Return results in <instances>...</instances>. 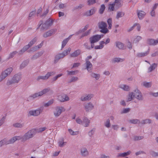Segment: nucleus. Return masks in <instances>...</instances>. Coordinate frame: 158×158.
Masks as SVG:
<instances>
[{
	"mask_svg": "<svg viewBox=\"0 0 158 158\" xmlns=\"http://www.w3.org/2000/svg\"><path fill=\"white\" fill-rule=\"evenodd\" d=\"M135 97L139 100L142 99L141 93L138 89H136L134 91V92H131L129 94L127 99V101H130L133 99Z\"/></svg>",
	"mask_w": 158,
	"mask_h": 158,
	"instance_id": "f257e3e1",
	"label": "nucleus"
},
{
	"mask_svg": "<svg viewBox=\"0 0 158 158\" xmlns=\"http://www.w3.org/2000/svg\"><path fill=\"white\" fill-rule=\"evenodd\" d=\"M123 4V2L120 0H115L114 3L110 4L109 5L108 10L109 11H113L114 10V6L118 8L121 6Z\"/></svg>",
	"mask_w": 158,
	"mask_h": 158,
	"instance_id": "f03ea898",
	"label": "nucleus"
},
{
	"mask_svg": "<svg viewBox=\"0 0 158 158\" xmlns=\"http://www.w3.org/2000/svg\"><path fill=\"white\" fill-rule=\"evenodd\" d=\"M20 139L21 137L20 136H15L9 140L5 139L0 141V147L4 145H7L13 143L16 140H19Z\"/></svg>",
	"mask_w": 158,
	"mask_h": 158,
	"instance_id": "7ed1b4c3",
	"label": "nucleus"
},
{
	"mask_svg": "<svg viewBox=\"0 0 158 158\" xmlns=\"http://www.w3.org/2000/svg\"><path fill=\"white\" fill-rule=\"evenodd\" d=\"M35 133V130L33 129L29 131L28 132L26 133L23 137H21H21L20 139H22V141H24L28 139L31 138ZM19 140H20V139Z\"/></svg>",
	"mask_w": 158,
	"mask_h": 158,
	"instance_id": "20e7f679",
	"label": "nucleus"
},
{
	"mask_svg": "<svg viewBox=\"0 0 158 158\" xmlns=\"http://www.w3.org/2000/svg\"><path fill=\"white\" fill-rule=\"evenodd\" d=\"M98 26L99 28L101 29L100 31L104 33H106L108 31V30L107 28V24L106 23L102 22L98 23Z\"/></svg>",
	"mask_w": 158,
	"mask_h": 158,
	"instance_id": "39448f33",
	"label": "nucleus"
},
{
	"mask_svg": "<svg viewBox=\"0 0 158 158\" xmlns=\"http://www.w3.org/2000/svg\"><path fill=\"white\" fill-rule=\"evenodd\" d=\"M102 36L100 35H95L90 38V41L91 44V48L94 47V45L92 44L98 41L101 38Z\"/></svg>",
	"mask_w": 158,
	"mask_h": 158,
	"instance_id": "423d86ee",
	"label": "nucleus"
},
{
	"mask_svg": "<svg viewBox=\"0 0 158 158\" xmlns=\"http://www.w3.org/2000/svg\"><path fill=\"white\" fill-rule=\"evenodd\" d=\"M65 110V109L63 107H56L54 112V115L56 117H58L62 111H64Z\"/></svg>",
	"mask_w": 158,
	"mask_h": 158,
	"instance_id": "0eeeda50",
	"label": "nucleus"
},
{
	"mask_svg": "<svg viewBox=\"0 0 158 158\" xmlns=\"http://www.w3.org/2000/svg\"><path fill=\"white\" fill-rule=\"evenodd\" d=\"M12 70L13 69L12 68H10L2 72L0 76V78L2 79L1 81L5 78L8 74H10Z\"/></svg>",
	"mask_w": 158,
	"mask_h": 158,
	"instance_id": "6e6552de",
	"label": "nucleus"
},
{
	"mask_svg": "<svg viewBox=\"0 0 158 158\" xmlns=\"http://www.w3.org/2000/svg\"><path fill=\"white\" fill-rule=\"evenodd\" d=\"M71 48H69L67 50L64 51L62 53L60 54L56 55L55 57L56 60H58L61 58H63L69 53L71 51Z\"/></svg>",
	"mask_w": 158,
	"mask_h": 158,
	"instance_id": "1a4fd4ad",
	"label": "nucleus"
},
{
	"mask_svg": "<svg viewBox=\"0 0 158 158\" xmlns=\"http://www.w3.org/2000/svg\"><path fill=\"white\" fill-rule=\"evenodd\" d=\"M36 41V39L35 38L34 39L29 43L28 45L25 46L22 50H20L19 52V54H22L25 51L30 47L33 44H34Z\"/></svg>",
	"mask_w": 158,
	"mask_h": 158,
	"instance_id": "9d476101",
	"label": "nucleus"
},
{
	"mask_svg": "<svg viewBox=\"0 0 158 158\" xmlns=\"http://www.w3.org/2000/svg\"><path fill=\"white\" fill-rule=\"evenodd\" d=\"M49 89H50L48 88L44 89L43 91L40 92L38 93H35L32 96H30L29 98H34L38 96H41L44 94L48 92L49 90Z\"/></svg>",
	"mask_w": 158,
	"mask_h": 158,
	"instance_id": "9b49d317",
	"label": "nucleus"
},
{
	"mask_svg": "<svg viewBox=\"0 0 158 158\" xmlns=\"http://www.w3.org/2000/svg\"><path fill=\"white\" fill-rule=\"evenodd\" d=\"M20 78V76L18 75H15L11 81H8L7 82V84L9 85L12 83H17L19 81Z\"/></svg>",
	"mask_w": 158,
	"mask_h": 158,
	"instance_id": "f8f14e48",
	"label": "nucleus"
},
{
	"mask_svg": "<svg viewBox=\"0 0 158 158\" xmlns=\"http://www.w3.org/2000/svg\"><path fill=\"white\" fill-rule=\"evenodd\" d=\"M42 111V110L40 109L34 110H31L29 111L28 115L29 116L31 115L37 116L39 115Z\"/></svg>",
	"mask_w": 158,
	"mask_h": 158,
	"instance_id": "ddd939ff",
	"label": "nucleus"
},
{
	"mask_svg": "<svg viewBox=\"0 0 158 158\" xmlns=\"http://www.w3.org/2000/svg\"><path fill=\"white\" fill-rule=\"evenodd\" d=\"M54 73L53 72H48L45 76H39L38 77L37 80H46L48 79L50 76L54 75Z\"/></svg>",
	"mask_w": 158,
	"mask_h": 158,
	"instance_id": "4468645a",
	"label": "nucleus"
},
{
	"mask_svg": "<svg viewBox=\"0 0 158 158\" xmlns=\"http://www.w3.org/2000/svg\"><path fill=\"white\" fill-rule=\"evenodd\" d=\"M52 20L50 19L47 21L45 23L42 24V27H43V29H47L50 26L52 25Z\"/></svg>",
	"mask_w": 158,
	"mask_h": 158,
	"instance_id": "2eb2a0df",
	"label": "nucleus"
},
{
	"mask_svg": "<svg viewBox=\"0 0 158 158\" xmlns=\"http://www.w3.org/2000/svg\"><path fill=\"white\" fill-rule=\"evenodd\" d=\"M58 99L61 102H64L68 101L69 100V98L67 96L64 94H62L59 95Z\"/></svg>",
	"mask_w": 158,
	"mask_h": 158,
	"instance_id": "dca6fc26",
	"label": "nucleus"
},
{
	"mask_svg": "<svg viewBox=\"0 0 158 158\" xmlns=\"http://www.w3.org/2000/svg\"><path fill=\"white\" fill-rule=\"evenodd\" d=\"M91 58L92 56H88L87 57V59H86V69L88 71H89L91 70V68L92 67V65L91 63L88 60L89 59H91Z\"/></svg>",
	"mask_w": 158,
	"mask_h": 158,
	"instance_id": "f3484780",
	"label": "nucleus"
},
{
	"mask_svg": "<svg viewBox=\"0 0 158 158\" xmlns=\"http://www.w3.org/2000/svg\"><path fill=\"white\" fill-rule=\"evenodd\" d=\"M56 31V29H52L50 31H49L43 35V36L44 37H48L51 36L52 35L55 33Z\"/></svg>",
	"mask_w": 158,
	"mask_h": 158,
	"instance_id": "a211bd4d",
	"label": "nucleus"
},
{
	"mask_svg": "<svg viewBox=\"0 0 158 158\" xmlns=\"http://www.w3.org/2000/svg\"><path fill=\"white\" fill-rule=\"evenodd\" d=\"M94 107V106L92 104L90 103H88L85 105V109L86 111H89L92 110Z\"/></svg>",
	"mask_w": 158,
	"mask_h": 158,
	"instance_id": "6ab92c4d",
	"label": "nucleus"
},
{
	"mask_svg": "<svg viewBox=\"0 0 158 158\" xmlns=\"http://www.w3.org/2000/svg\"><path fill=\"white\" fill-rule=\"evenodd\" d=\"M138 17L139 19H142L146 15L145 13L142 10L139 11L137 12Z\"/></svg>",
	"mask_w": 158,
	"mask_h": 158,
	"instance_id": "aec40b11",
	"label": "nucleus"
},
{
	"mask_svg": "<svg viewBox=\"0 0 158 158\" xmlns=\"http://www.w3.org/2000/svg\"><path fill=\"white\" fill-rule=\"evenodd\" d=\"M148 44L151 45H155L158 43V39L155 40L152 39H149L148 40Z\"/></svg>",
	"mask_w": 158,
	"mask_h": 158,
	"instance_id": "412c9836",
	"label": "nucleus"
},
{
	"mask_svg": "<svg viewBox=\"0 0 158 158\" xmlns=\"http://www.w3.org/2000/svg\"><path fill=\"white\" fill-rule=\"evenodd\" d=\"M136 28L138 31H140V26L138 23H135L134 25L132 26L128 30V31H130L133 29L134 28Z\"/></svg>",
	"mask_w": 158,
	"mask_h": 158,
	"instance_id": "4be33fe9",
	"label": "nucleus"
},
{
	"mask_svg": "<svg viewBox=\"0 0 158 158\" xmlns=\"http://www.w3.org/2000/svg\"><path fill=\"white\" fill-rule=\"evenodd\" d=\"M81 51L80 50H77L75 51L73 53L71 54L70 56L72 57H75L77 56L81 53Z\"/></svg>",
	"mask_w": 158,
	"mask_h": 158,
	"instance_id": "5701e85b",
	"label": "nucleus"
},
{
	"mask_svg": "<svg viewBox=\"0 0 158 158\" xmlns=\"http://www.w3.org/2000/svg\"><path fill=\"white\" fill-rule=\"evenodd\" d=\"M116 47L119 49H123L124 48L123 44L120 42H116Z\"/></svg>",
	"mask_w": 158,
	"mask_h": 158,
	"instance_id": "b1692460",
	"label": "nucleus"
},
{
	"mask_svg": "<svg viewBox=\"0 0 158 158\" xmlns=\"http://www.w3.org/2000/svg\"><path fill=\"white\" fill-rule=\"evenodd\" d=\"M105 44V42L103 41H101L100 43V45L96 46L95 47V49H101L103 48L104 47L103 44Z\"/></svg>",
	"mask_w": 158,
	"mask_h": 158,
	"instance_id": "393cba45",
	"label": "nucleus"
},
{
	"mask_svg": "<svg viewBox=\"0 0 158 158\" xmlns=\"http://www.w3.org/2000/svg\"><path fill=\"white\" fill-rule=\"evenodd\" d=\"M71 36L72 35H71L68 38L66 39L63 41L62 44L61 49H62L64 48V47L65 46L67 42H68L69 39H70Z\"/></svg>",
	"mask_w": 158,
	"mask_h": 158,
	"instance_id": "a878e982",
	"label": "nucleus"
},
{
	"mask_svg": "<svg viewBox=\"0 0 158 158\" xmlns=\"http://www.w3.org/2000/svg\"><path fill=\"white\" fill-rule=\"evenodd\" d=\"M92 97L91 95H88L86 96H82L81 98V100L82 101H86L87 100H90Z\"/></svg>",
	"mask_w": 158,
	"mask_h": 158,
	"instance_id": "bb28decb",
	"label": "nucleus"
},
{
	"mask_svg": "<svg viewBox=\"0 0 158 158\" xmlns=\"http://www.w3.org/2000/svg\"><path fill=\"white\" fill-rule=\"evenodd\" d=\"M81 154L83 156H85L88 154V152L87 149L85 148H83L81 151Z\"/></svg>",
	"mask_w": 158,
	"mask_h": 158,
	"instance_id": "cd10ccee",
	"label": "nucleus"
},
{
	"mask_svg": "<svg viewBox=\"0 0 158 158\" xmlns=\"http://www.w3.org/2000/svg\"><path fill=\"white\" fill-rule=\"evenodd\" d=\"M157 67V64L154 63L148 68V72H151L154 70Z\"/></svg>",
	"mask_w": 158,
	"mask_h": 158,
	"instance_id": "c85d7f7f",
	"label": "nucleus"
},
{
	"mask_svg": "<svg viewBox=\"0 0 158 158\" xmlns=\"http://www.w3.org/2000/svg\"><path fill=\"white\" fill-rule=\"evenodd\" d=\"M119 87L124 90L128 91L129 90V86L125 85H120Z\"/></svg>",
	"mask_w": 158,
	"mask_h": 158,
	"instance_id": "c756f323",
	"label": "nucleus"
},
{
	"mask_svg": "<svg viewBox=\"0 0 158 158\" xmlns=\"http://www.w3.org/2000/svg\"><path fill=\"white\" fill-rule=\"evenodd\" d=\"M95 10L94 9H92L89 11L86 12V15L87 16H90L93 15L95 12Z\"/></svg>",
	"mask_w": 158,
	"mask_h": 158,
	"instance_id": "7c9ffc66",
	"label": "nucleus"
},
{
	"mask_svg": "<svg viewBox=\"0 0 158 158\" xmlns=\"http://www.w3.org/2000/svg\"><path fill=\"white\" fill-rule=\"evenodd\" d=\"M83 123L84 124V126L85 127H86L89 125V124L90 123V121L88 119L85 118L84 119Z\"/></svg>",
	"mask_w": 158,
	"mask_h": 158,
	"instance_id": "2f4dec72",
	"label": "nucleus"
},
{
	"mask_svg": "<svg viewBox=\"0 0 158 158\" xmlns=\"http://www.w3.org/2000/svg\"><path fill=\"white\" fill-rule=\"evenodd\" d=\"M131 153L130 151H128L126 152L123 153H120L118 154V156H125L129 155Z\"/></svg>",
	"mask_w": 158,
	"mask_h": 158,
	"instance_id": "473e14b6",
	"label": "nucleus"
},
{
	"mask_svg": "<svg viewBox=\"0 0 158 158\" xmlns=\"http://www.w3.org/2000/svg\"><path fill=\"white\" fill-rule=\"evenodd\" d=\"M68 131L70 134L72 135H75L78 134L79 133V131H74L71 129H68Z\"/></svg>",
	"mask_w": 158,
	"mask_h": 158,
	"instance_id": "72a5a7b5",
	"label": "nucleus"
},
{
	"mask_svg": "<svg viewBox=\"0 0 158 158\" xmlns=\"http://www.w3.org/2000/svg\"><path fill=\"white\" fill-rule=\"evenodd\" d=\"M124 15V12H118L116 16V18L118 19L120 17L123 16Z\"/></svg>",
	"mask_w": 158,
	"mask_h": 158,
	"instance_id": "f704fd0d",
	"label": "nucleus"
},
{
	"mask_svg": "<svg viewBox=\"0 0 158 158\" xmlns=\"http://www.w3.org/2000/svg\"><path fill=\"white\" fill-rule=\"evenodd\" d=\"M46 128V127H45L40 128L36 130H35V132H41L45 130Z\"/></svg>",
	"mask_w": 158,
	"mask_h": 158,
	"instance_id": "c9c22d12",
	"label": "nucleus"
},
{
	"mask_svg": "<svg viewBox=\"0 0 158 158\" xmlns=\"http://www.w3.org/2000/svg\"><path fill=\"white\" fill-rule=\"evenodd\" d=\"M143 85L146 87H149L151 86V83L150 82H143Z\"/></svg>",
	"mask_w": 158,
	"mask_h": 158,
	"instance_id": "e433bc0d",
	"label": "nucleus"
},
{
	"mask_svg": "<svg viewBox=\"0 0 158 158\" xmlns=\"http://www.w3.org/2000/svg\"><path fill=\"white\" fill-rule=\"evenodd\" d=\"M105 9V5L103 4L102 5L99 10V13L101 14H102L104 12Z\"/></svg>",
	"mask_w": 158,
	"mask_h": 158,
	"instance_id": "4c0bfd02",
	"label": "nucleus"
},
{
	"mask_svg": "<svg viewBox=\"0 0 158 158\" xmlns=\"http://www.w3.org/2000/svg\"><path fill=\"white\" fill-rule=\"evenodd\" d=\"M107 23L109 25L108 28L111 29L112 27V19H109L107 20Z\"/></svg>",
	"mask_w": 158,
	"mask_h": 158,
	"instance_id": "58836bf2",
	"label": "nucleus"
},
{
	"mask_svg": "<svg viewBox=\"0 0 158 158\" xmlns=\"http://www.w3.org/2000/svg\"><path fill=\"white\" fill-rule=\"evenodd\" d=\"M142 39V37L139 36H137V37L134 40V42L135 43L138 42L139 40H141Z\"/></svg>",
	"mask_w": 158,
	"mask_h": 158,
	"instance_id": "ea45409f",
	"label": "nucleus"
},
{
	"mask_svg": "<svg viewBox=\"0 0 158 158\" xmlns=\"http://www.w3.org/2000/svg\"><path fill=\"white\" fill-rule=\"evenodd\" d=\"M123 59H120L118 58H115L113 60V61L114 62H119L120 61H123Z\"/></svg>",
	"mask_w": 158,
	"mask_h": 158,
	"instance_id": "a19ab883",
	"label": "nucleus"
},
{
	"mask_svg": "<svg viewBox=\"0 0 158 158\" xmlns=\"http://www.w3.org/2000/svg\"><path fill=\"white\" fill-rule=\"evenodd\" d=\"M54 102V100L52 99L48 101L47 103L44 104V106H48L51 104H52Z\"/></svg>",
	"mask_w": 158,
	"mask_h": 158,
	"instance_id": "79ce46f5",
	"label": "nucleus"
},
{
	"mask_svg": "<svg viewBox=\"0 0 158 158\" xmlns=\"http://www.w3.org/2000/svg\"><path fill=\"white\" fill-rule=\"evenodd\" d=\"M91 76L95 78L96 80L98 79L100 77V76L99 75L96 74L94 73H92L91 74Z\"/></svg>",
	"mask_w": 158,
	"mask_h": 158,
	"instance_id": "37998d69",
	"label": "nucleus"
},
{
	"mask_svg": "<svg viewBox=\"0 0 158 158\" xmlns=\"http://www.w3.org/2000/svg\"><path fill=\"white\" fill-rule=\"evenodd\" d=\"M27 64V61H24L21 64L20 68L22 69L25 67Z\"/></svg>",
	"mask_w": 158,
	"mask_h": 158,
	"instance_id": "c03bdc74",
	"label": "nucleus"
},
{
	"mask_svg": "<svg viewBox=\"0 0 158 158\" xmlns=\"http://www.w3.org/2000/svg\"><path fill=\"white\" fill-rule=\"evenodd\" d=\"M151 122V121L149 119H146L145 120L141 122V123L142 124H144L146 123H150Z\"/></svg>",
	"mask_w": 158,
	"mask_h": 158,
	"instance_id": "a18cd8bd",
	"label": "nucleus"
},
{
	"mask_svg": "<svg viewBox=\"0 0 158 158\" xmlns=\"http://www.w3.org/2000/svg\"><path fill=\"white\" fill-rule=\"evenodd\" d=\"M14 126L17 127H21L23 126V125L19 123H15L13 124Z\"/></svg>",
	"mask_w": 158,
	"mask_h": 158,
	"instance_id": "49530a36",
	"label": "nucleus"
},
{
	"mask_svg": "<svg viewBox=\"0 0 158 158\" xmlns=\"http://www.w3.org/2000/svg\"><path fill=\"white\" fill-rule=\"evenodd\" d=\"M130 122L131 123L136 124L139 122V121L138 119H132L130 120Z\"/></svg>",
	"mask_w": 158,
	"mask_h": 158,
	"instance_id": "de8ad7c7",
	"label": "nucleus"
},
{
	"mask_svg": "<svg viewBox=\"0 0 158 158\" xmlns=\"http://www.w3.org/2000/svg\"><path fill=\"white\" fill-rule=\"evenodd\" d=\"M43 44V42H42L41 43L40 45H39V46H36L33 49V50L34 51H35L36 50L38 49V48H40L42 46Z\"/></svg>",
	"mask_w": 158,
	"mask_h": 158,
	"instance_id": "09e8293b",
	"label": "nucleus"
},
{
	"mask_svg": "<svg viewBox=\"0 0 158 158\" xmlns=\"http://www.w3.org/2000/svg\"><path fill=\"white\" fill-rule=\"evenodd\" d=\"M127 47L129 48H132V45L131 43L129 41H128L127 43Z\"/></svg>",
	"mask_w": 158,
	"mask_h": 158,
	"instance_id": "8fccbe9b",
	"label": "nucleus"
},
{
	"mask_svg": "<svg viewBox=\"0 0 158 158\" xmlns=\"http://www.w3.org/2000/svg\"><path fill=\"white\" fill-rule=\"evenodd\" d=\"M147 54L148 53L146 52L143 53H140L138 54L137 56L138 57H142L147 55Z\"/></svg>",
	"mask_w": 158,
	"mask_h": 158,
	"instance_id": "3c124183",
	"label": "nucleus"
},
{
	"mask_svg": "<svg viewBox=\"0 0 158 158\" xmlns=\"http://www.w3.org/2000/svg\"><path fill=\"white\" fill-rule=\"evenodd\" d=\"M105 126L107 127H110V120L109 119L107 120L106 121V122L105 123Z\"/></svg>",
	"mask_w": 158,
	"mask_h": 158,
	"instance_id": "603ef678",
	"label": "nucleus"
},
{
	"mask_svg": "<svg viewBox=\"0 0 158 158\" xmlns=\"http://www.w3.org/2000/svg\"><path fill=\"white\" fill-rule=\"evenodd\" d=\"M66 142H63V140H62V141H60L59 142V145L60 147H62L64 145V144Z\"/></svg>",
	"mask_w": 158,
	"mask_h": 158,
	"instance_id": "864d4df0",
	"label": "nucleus"
},
{
	"mask_svg": "<svg viewBox=\"0 0 158 158\" xmlns=\"http://www.w3.org/2000/svg\"><path fill=\"white\" fill-rule=\"evenodd\" d=\"M88 2L89 5L93 4L95 2V0H89Z\"/></svg>",
	"mask_w": 158,
	"mask_h": 158,
	"instance_id": "5fc2aeb1",
	"label": "nucleus"
},
{
	"mask_svg": "<svg viewBox=\"0 0 158 158\" xmlns=\"http://www.w3.org/2000/svg\"><path fill=\"white\" fill-rule=\"evenodd\" d=\"M41 53H36V54H35V55H34L33 56V59H35L37 57H38L39 56H41L42 55Z\"/></svg>",
	"mask_w": 158,
	"mask_h": 158,
	"instance_id": "6e6d98bb",
	"label": "nucleus"
},
{
	"mask_svg": "<svg viewBox=\"0 0 158 158\" xmlns=\"http://www.w3.org/2000/svg\"><path fill=\"white\" fill-rule=\"evenodd\" d=\"M17 52L16 51L14 52H13L10 53V55L9 58H12L13 56H14L15 55L16 53H17Z\"/></svg>",
	"mask_w": 158,
	"mask_h": 158,
	"instance_id": "4d7b16f0",
	"label": "nucleus"
},
{
	"mask_svg": "<svg viewBox=\"0 0 158 158\" xmlns=\"http://www.w3.org/2000/svg\"><path fill=\"white\" fill-rule=\"evenodd\" d=\"M130 110V109L129 108H126L124 109H123L122 113H127Z\"/></svg>",
	"mask_w": 158,
	"mask_h": 158,
	"instance_id": "13d9d810",
	"label": "nucleus"
},
{
	"mask_svg": "<svg viewBox=\"0 0 158 158\" xmlns=\"http://www.w3.org/2000/svg\"><path fill=\"white\" fill-rule=\"evenodd\" d=\"M143 138V136H136L134 138V139L135 140H139L142 139Z\"/></svg>",
	"mask_w": 158,
	"mask_h": 158,
	"instance_id": "bf43d9fd",
	"label": "nucleus"
},
{
	"mask_svg": "<svg viewBox=\"0 0 158 158\" xmlns=\"http://www.w3.org/2000/svg\"><path fill=\"white\" fill-rule=\"evenodd\" d=\"M151 154L153 156H158V153L155 152H152L151 153Z\"/></svg>",
	"mask_w": 158,
	"mask_h": 158,
	"instance_id": "052dcab7",
	"label": "nucleus"
},
{
	"mask_svg": "<svg viewBox=\"0 0 158 158\" xmlns=\"http://www.w3.org/2000/svg\"><path fill=\"white\" fill-rule=\"evenodd\" d=\"M76 121L77 123L79 124H81L82 123L81 120L79 118H77Z\"/></svg>",
	"mask_w": 158,
	"mask_h": 158,
	"instance_id": "680f3d73",
	"label": "nucleus"
},
{
	"mask_svg": "<svg viewBox=\"0 0 158 158\" xmlns=\"http://www.w3.org/2000/svg\"><path fill=\"white\" fill-rule=\"evenodd\" d=\"M36 13V11H33L31 12L29 14V17H31L32 15H34Z\"/></svg>",
	"mask_w": 158,
	"mask_h": 158,
	"instance_id": "e2e57ef3",
	"label": "nucleus"
},
{
	"mask_svg": "<svg viewBox=\"0 0 158 158\" xmlns=\"http://www.w3.org/2000/svg\"><path fill=\"white\" fill-rule=\"evenodd\" d=\"M76 71H68V73L69 75H73L75 74V73Z\"/></svg>",
	"mask_w": 158,
	"mask_h": 158,
	"instance_id": "0e129e2a",
	"label": "nucleus"
},
{
	"mask_svg": "<svg viewBox=\"0 0 158 158\" xmlns=\"http://www.w3.org/2000/svg\"><path fill=\"white\" fill-rule=\"evenodd\" d=\"M65 5L64 4H61L59 5V7L60 8H63L65 6Z\"/></svg>",
	"mask_w": 158,
	"mask_h": 158,
	"instance_id": "69168bd1",
	"label": "nucleus"
},
{
	"mask_svg": "<svg viewBox=\"0 0 158 158\" xmlns=\"http://www.w3.org/2000/svg\"><path fill=\"white\" fill-rule=\"evenodd\" d=\"M62 74H61L58 75L54 78V80H56L58 77H60L62 76Z\"/></svg>",
	"mask_w": 158,
	"mask_h": 158,
	"instance_id": "338daca9",
	"label": "nucleus"
},
{
	"mask_svg": "<svg viewBox=\"0 0 158 158\" xmlns=\"http://www.w3.org/2000/svg\"><path fill=\"white\" fill-rule=\"evenodd\" d=\"M80 64L78 63H75L73 64V67H77Z\"/></svg>",
	"mask_w": 158,
	"mask_h": 158,
	"instance_id": "774afa93",
	"label": "nucleus"
}]
</instances>
